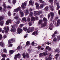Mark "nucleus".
Instances as JSON below:
<instances>
[{
	"mask_svg": "<svg viewBox=\"0 0 60 60\" xmlns=\"http://www.w3.org/2000/svg\"><path fill=\"white\" fill-rule=\"evenodd\" d=\"M34 14L35 15H39L41 14V13H42V11H34Z\"/></svg>",
	"mask_w": 60,
	"mask_h": 60,
	"instance_id": "nucleus-1",
	"label": "nucleus"
},
{
	"mask_svg": "<svg viewBox=\"0 0 60 60\" xmlns=\"http://www.w3.org/2000/svg\"><path fill=\"white\" fill-rule=\"evenodd\" d=\"M50 15L51 16L52 19H53V17H54V13L51 12L50 13V14H49L48 15V19L49 18Z\"/></svg>",
	"mask_w": 60,
	"mask_h": 60,
	"instance_id": "nucleus-2",
	"label": "nucleus"
},
{
	"mask_svg": "<svg viewBox=\"0 0 60 60\" xmlns=\"http://www.w3.org/2000/svg\"><path fill=\"white\" fill-rule=\"evenodd\" d=\"M24 30L25 31H27L28 33H30V30H28L27 29V28L26 27H24L23 28Z\"/></svg>",
	"mask_w": 60,
	"mask_h": 60,
	"instance_id": "nucleus-3",
	"label": "nucleus"
},
{
	"mask_svg": "<svg viewBox=\"0 0 60 60\" xmlns=\"http://www.w3.org/2000/svg\"><path fill=\"white\" fill-rule=\"evenodd\" d=\"M21 10V7H19L17 9H15L14 10V11H20Z\"/></svg>",
	"mask_w": 60,
	"mask_h": 60,
	"instance_id": "nucleus-4",
	"label": "nucleus"
},
{
	"mask_svg": "<svg viewBox=\"0 0 60 60\" xmlns=\"http://www.w3.org/2000/svg\"><path fill=\"white\" fill-rule=\"evenodd\" d=\"M41 25L42 27H44V26H46V25H47V22H44V23H42Z\"/></svg>",
	"mask_w": 60,
	"mask_h": 60,
	"instance_id": "nucleus-5",
	"label": "nucleus"
},
{
	"mask_svg": "<svg viewBox=\"0 0 60 60\" xmlns=\"http://www.w3.org/2000/svg\"><path fill=\"white\" fill-rule=\"evenodd\" d=\"M26 6V3L24 2V3H23L22 5V8L23 9L25 8V6Z\"/></svg>",
	"mask_w": 60,
	"mask_h": 60,
	"instance_id": "nucleus-6",
	"label": "nucleus"
},
{
	"mask_svg": "<svg viewBox=\"0 0 60 60\" xmlns=\"http://www.w3.org/2000/svg\"><path fill=\"white\" fill-rule=\"evenodd\" d=\"M9 23H11V19L9 20H7L6 22V24L7 25H8Z\"/></svg>",
	"mask_w": 60,
	"mask_h": 60,
	"instance_id": "nucleus-7",
	"label": "nucleus"
},
{
	"mask_svg": "<svg viewBox=\"0 0 60 60\" xmlns=\"http://www.w3.org/2000/svg\"><path fill=\"white\" fill-rule=\"evenodd\" d=\"M18 34H20V33H21V32H22V29L18 28Z\"/></svg>",
	"mask_w": 60,
	"mask_h": 60,
	"instance_id": "nucleus-8",
	"label": "nucleus"
},
{
	"mask_svg": "<svg viewBox=\"0 0 60 60\" xmlns=\"http://www.w3.org/2000/svg\"><path fill=\"white\" fill-rule=\"evenodd\" d=\"M38 33V31H36L35 32H34L32 34L34 35H37Z\"/></svg>",
	"mask_w": 60,
	"mask_h": 60,
	"instance_id": "nucleus-9",
	"label": "nucleus"
},
{
	"mask_svg": "<svg viewBox=\"0 0 60 60\" xmlns=\"http://www.w3.org/2000/svg\"><path fill=\"white\" fill-rule=\"evenodd\" d=\"M19 55H20V54L19 53L17 55H15L14 59H17V58H18V57H19Z\"/></svg>",
	"mask_w": 60,
	"mask_h": 60,
	"instance_id": "nucleus-10",
	"label": "nucleus"
},
{
	"mask_svg": "<svg viewBox=\"0 0 60 60\" xmlns=\"http://www.w3.org/2000/svg\"><path fill=\"white\" fill-rule=\"evenodd\" d=\"M29 29L30 30V32L31 33H32V32H33V30L34 29V27H30L29 28Z\"/></svg>",
	"mask_w": 60,
	"mask_h": 60,
	"instance_id": "nucleus-11",
	"label": "nucleus"
},
{
	"mask_svg": "<svg viewBox=\"0 0 60 60\" xmlns=\"http://www.w3.org/2000/svg\"><path fill=\"white\" fill-rule=\"evenodd\" d=\"M60 24V21L59 19H58L57 21L56 26H59V25Z\"/></svg>",
	"mask_w": 60,
	"mask_h": 60,
	"instance_id": "nucleus-12",
	"label": "nucleus"
},
{
	"mask_svg": "<svg viewBox=\"0 0 60 60\" xmlns=\"http://www.w3.org/2000/svg\"><path fill=\"white\" fill-rule=\"evenodd\" d=\"M46 49H47L49 51L51 50V48L50 47H49V46H47L46 47Z\"/></svg>",
	"mask_w": 60,
	"mask_h": 60,
	"instance_id": "nucleus-13",
	"label": "nucleus"
},
{
	"mask_svg": "<svg viewBox=\"0 0 60 60\" xmlns=\"http://www.w3.org/2000/svg\"><path fill=\"white\" fill-rule=\"evenodd\" d=\"M42 54L43 55V56H46L47 55V51H46L45 52H44L42 53Z\"/></svg>",
	"mask_w": 60,
	"mask_h": 60,
	"instance_id": "nucleus-14",
	"label": "nucleus"
},
{
	"mask_svg": "<svg viewBox=\"0 0 60 60\" xmlns=\"http://www.w3.org/2000/svg\"><path fill=\"white\" fill-rule=\"evenodd\" d=\"M29 4L30 5H33L34 4V2H32V0H30L29 1Z\"/></svg>",
	"mask_w": 60,
	"mask_h": 60,
	"instance_id": "nucleus-15",
	"label": "nucleus"
},
{
	"mask_svg": "<svg viewBox=\"0 0 60 60\" xmlns=\"http://www.w3.org/2000/svg\"><path fill=\"white\" fill-rule=\"evenodd\" d=\"M35 4L36 7L37 9H38L39 8V4H38L37 3H36Z\"/></svg>",
	"mask_w": 60,
	"mask_h": 60,
	"instance_id": "nucleus-16",
	"label": "nucleus"
},
{
	"mask_svg": "<svg viewBox=\"0 0 60 60\" xmlns=\"http://www.w3.org/2000/svg\"><path fill=\"white\" fill-rule=\"evenodd\" d=\"M42 21H43V20H40L38 22V23L39 24H41L42 23Z\"/></svg>",
	"mask_w": 60,
	"mask_h": 60,
	"instance_id": "nucleus-17",
	"label": "nucleus"
},
{
	"mask_svg": "<svg viewBox=\"0 0 60 60\" xmlns=\"http://www.w3.org/2000/svg\"><path fill=\"white\" fill-rule=\"evenodd\" d=\"M53 26V24H50V27L49 28V29H50V30H52V28H51V27H52V26Z\"/></svg>",
	"mask_w": 60,
	"mask_h": 60,
	"instance_id": "nucleus-18",
	"label": "nucleus"
},
{
	"mask_svg": "<svg viewBox=\"0 0 60 60\" xmlns=\"http://www.w3.org/2000/svg\"><path fill=\"white\" fill-rule=\"evenodd\" d=\"M14 52V51L11 50L9 51V53L10 54H13Z\"/></svg>",
	"mask_w": 60,
	"mask_h": 60,
	"instance_id": "nucleus-19",
	"label": "nucleus"
},
{
	"mask_svg": "<svg viewBox=\"0 0 60 60\" xmlns=\"http://www.w3.org/2000/svg\"><path fill=\"white\" fill-rule=\"evenodd\" d=\"M4 21H2L1 22H0V24L1 26H3Z\"/></svg>",
	"mask_w": 60,
	"mask_h": 60,
	"instance_id": "nucleus-20",
	"label": "nucleus"
},
{
	"mask_svg": "<svg viewBox=\"0 0 60 60\" xmlns=\"http://www.w3.org/2000/svg\"><path fill=\"white\" fill-rule=\"evenodd\" d=\"M56 4L58 5L57 6L56 10H58L59 9V8H60V6L59 5H58L59 4L58 3H56Z\"/></svg>",
	"mask_w": 60,
	"mask_h": 60,
	"instance_id": "nucleus-21",
	"label": "nucleus"
},
{
	"mask_svg": "<svg viewBox=\"0 0 60 60\" xmlns=\"http://www.w3.org/2000/svg\"><path fill=\"white\" fill-rule=\"evenodd\" d=\"M3 5L4 6V9H6V6L5 5V4L4 2L3 3Z\"/></svg>",
	"mask_w": 60,
	"mask_h": 60,
	"instance_id": "nucleus-22",
	"label": "nucleus"
},
{
	"mask_svg": "<svg viewBox=\"0 0 60 60\" xmlns=\"http://www.w3.org/2000/svg\"><path fill=\"white\" fill-rule=\"evenodd\" d=\"M35 19V18L34 17H32L31 18V20L32 21H34V20Z\"/></svg>",
	"mask_w": 60,
	"mask_h": 60,
	"instance_id": "nucleus-23",
	"label": "nucleus"
},
{
	"mask_svg": "<svg viewBox=\"0 0 60 60\" xmlns=\"http://www.w3.org/2000/svg\"><path fill=\"white\" fill-rule=\"evenodd\" d=\"M42 56H43L42 53H40L39 55V57H42Z\"/></svg>",
	"mask_w": 60,
	"mask_h": 60,
	"instance_id": "nucleus-24",
	"label": "nucleus"
},
{
	"mask_svg": "<svg viewBox=\"0 0 60 60\" xmlns=\"http://www.w3.org/2000/svg\"><path fill=\"white\" fill-rule=\"evenodd\" d=\"M16 30L15 28H14L13 30L12 28H11V32H12V31H13L14 32H15V31H16Z\"/></svg>",
	"mask_w": 60,
	"mask_h": 60,
	"instance_id": "nucleus-25",
	"label": "nucleus"
},
{
	"mask_svg": "<svg viewBox=\"0 0 60 60\" xmlns=\"http://www.w3.org/2000/svg\"><path fill=\"white\" fill-rule=\"evenodd\" d=\"M26 45L27 46L29 45H30V42L29 41H27L26 43Z\"/></svg>",
	"mask_w": 60,
	"mask_h": 60,
	"instance_id": "nucleus-26",
	"label": "nucleus"
},
{
	"mask_svg": "<svg viewBox=\"0 0 60 60\" xmlns=\"http://www.w3.org/2000/svg\"><path fill=\"white\" fill-rule=\"evenodd\" d=\"M0 45L1 46H3V45H4V43L2 42H0Z\"/></svg>",
	"mask_w": 60,
	"mask_h": 60,
	"instance_id": "nucleus-27",
	"label": "nucleus"
},
{
	"mask_svg": "<svg viewBox=\"0 0 60 60\" xmlns=\"http://www.w3.org/2000/svg\"><path fill=\"white\" fill-rule=\"evenodd\" d=\"M48 9H49L48 7H46L45 8L44 10L46 11H48Z\"/></svg>",
	"mask_w": 60,
	"mask_h": 60,
	"instance_id": "nucleus-28",
	"label": "nucleus"
},
{
	"mask_svg": "<svg viewBox=\"0 0 60 60\" xmlns=\"http://www.w3.org/2000/svg\"><path fill=\"white\" fill-rule=\"evenodd\" d=\"M20 13L21 15V16H23L24 13H23L22 11H20Z\"/></svg>",
	"mask_w": 60,
	"mask_h": 60,
	"instance_id": "nucleus-29",
	"label": "nucleus"
},
{
	"mask_svg": "<svg viewBox=\"0 0 60 60\" xmlns=\"http://www.w3.org/2000/svg\"><path fill=\"white\" fill-rule=\"evenodd\" d=\"M33 14V12H31L30 13L29 16H30V17H32Z\"/></svg>",
	"mask_w": 60,
	"mask_h": 60,
	"instance_id": "nucleus-30",
	"label": "nucleus"
},
{
	"mask_svg": "<svg viewBox=\"0 0 60 60\" xmlns=\"http://www.w3.org/2000/svg\"><path fill=\"white\" fill-rule=\"evenodd\" d=\"M22 21H24L25 22L26 21V18L25 17L23 18L22 19Z\"/></svg>",
	"mask_w": 60,
	"mask_h": 60,
	"instance_id": "nucleus-31",
	"label": "nucleus"
},
{
	"mask_svg": "<svg viewBox=\"0 0 60 60\" xmlns=\"http://www.w3.org/2000/svg\"><path fill=\"white\" fill-rule=\"evenodd\" d=\"M43 6H44V5L43 4H41L40 5V7L41 8H43Z\"/></svg>",
	"mask_w": 60,
	"mask_h": 60,
	"instance_id": "nucleus-32",
	"label": "nucleus"
},
{
	"mask_svg": "<svg viewBox=\"0 0 60 60\" xmlns=\"http://www.w3.org/2000/svg\"><path fill=\"white\" fill-rule=\"evenodd\" d=\"M26 56L27 58H29V54L27 53H26Z\"/></svg>",
	"mask_w": 60,
	"mask_h": 60,
	"instance_id": "nucleus-33",
	"label": "nucleus"
},
{
	"mask_svg": "<svg viewBox=\"0 0 60 60\" xmlns=\"http://www.w3.org/2000/svg\"><path fill=\"white\" fill-rule=\"evenodd\" d=\"M22 47L21 46H19L17 48V49H21Z\"/></svg>",
	"mask_w": 60,
	"mask_h": 60,
	"instance_id": "nucleus-34",
	"label": "nucleus"
},
{
	"mask_svg": "<svg viewBox=\"0 0 60 60\" xmlns=\"http://www.w3.org/2000/svg\"><path fill=\"white\" fill-rule=\"evenodd\" d=\"M58 56H59V54H57L55 56H56V59L57 58V57H58Z\"/></svg>",
	"mask_w": 60,
	"mask_h": 60,
	"instance_id": "nucleus-35",
	"label": "nucleus"
},
{
	"mask_svg": "<svg viewBox=\"0 0 60 60\" xmlns=\"http://www.w3.org/2000/svg\"><path fill=\"white\" fill-rule=\"evenodd\" d=\"M43 20L45 22H46V21H47V19L45 18H43Z\"/></svg>",
	"mask_w": 60,
	"mask_h": 60,
	"instance_id": "nucleus-36",
	"label": "nucleus"
},
{
	"mask_svg": "<svg viewBox=\"0 0 60 60\" xmlns=\"http://www.w3.org/2000/svg\"><path fill=\"white\" fill-rule=\"evenodd\" d=\"M55 51L56 52H58V53H59V50L58 49H57L55 50Z\"/></svg>",
	"mask_w": 60,
	"mask_h": 60,
	"instance_id": "nucleus-37",
	"label": "nucleus"
},
{
	"mask_svg": "<svg viewBox=\"0 0 60 60\" xmlns=\"http://www.w3.org/2000/svg\"><path fill=\"white\" fill-rule=\"evenodd\" d=\"M16 0H14L13 1V4H15V3H16Z\"/></svg>",
	"mask_w": 60,
	"mask_h": 60,
	"instance_id": "nucleus-38",
	"label": "nucleus"
},
{
	"mask_svg": "<svg viewBox=\"0 0 60 60\" xmlns=\"http://www.w3.org/2000/svg\"><path fill=\"white\" fill-rule=\"evenodd\" d=\"M53 2V0H49V2L51 3V4H52Z\"/></svg>",
	"mask_w": 60,
	"mask_h": 60,
	"instance_id": "nucleus-39",
	"label": "nucleus"
},
{
	"mask_svg": "<svg viewBox=\"0 0 60 60\" xmlns=\"http://www.w3.org/2000/svg\"><path fill=\"white\" fill-rule=\"evenodd\" d=\"M28 10H26V12H25V14H26V15H27V14H28Z\"/></svg>",
	"mask_w": 60,
	"mask_h": 60,
	"instance_id": "nucleus-40",
	"label": "nucleus"
},
{
	"mask_svg": "<svg viewBox=\"0 0 60 60\" xmlns=\"http://www.w3.org/2000/svg\"><path fill=\"white\" fill-rule=\"evenodd\" d=\"M8 15L9 16H11V14L10 11H9L8 12Z\"/></svg>",
	"mask_w": 60,
	"mask_h": 60,
	"instance_id": "nucleus-41",
	"label": "nucleus"
},
{
	"mask_svg": "<svg viewBox=\"0 0 60 60\" xmlns=\"http://www.w3.org/2000/svg\"><path fill=\"white\" fill-rule=\"evenodd\" d=\"M22 56L24 58H25L26 57V55L25 54V53H24L22 55Z\"/></svg>",
	"mask_w": 60,
	"mask_h": 60,
	"instance_id": "nucleus-42",
	"label": "nucleus"
},
{
	"mask_svg": "<svg viewBox=\"0 0 60 60\" xmlns=\"http://www.w3.org/2000/svg\"><path fill=\"white\" fill-rule=\"evenodd\" d=\"M7 8L8 9H11V7L9 6H8L7 7Z\"/></svg>",
	"mask_w": 60,
	"mask_h": 60,
	"instance_id": "nucleus-43",
	"label": "nucleus"
},
{
	"mask_svg": "<svg viewBox=\"0 0 60 60\" xmlns=\"http://www.w3.org/2000/svg\"><path fill=\"white\" fill-rule=\"evenodd\" d=\"M3 19V17L2 16L0 17V21H1Z\"/></svg>",
	"mask_w": 60,
	"mask_h": 60,
	"instance_id": "nucleus-44",
	"label": "nucleus"
},
{
	"mask_svg": "<svg viewBox=\"0 0 60 60\" xmlns=\"http://www.w3.org/2000/svg\"><path fill=\"white\" fill-rule=\"evenodd\" d=\"M39 1L41 3H44V1H42V0H39Z\"/></svg>",
	"mask_w": 60,
	"mask_h": 60,
	"instance_id": "nucleus-45",
	"label": "nucleus"
},
{
	"mask_svg": "<svg viewBox=\"0 0 60 60\" xmlns=\"http://www.w3.org/2000/svg\"><path fill=\"white\" fill-rule=\"evenodd\" d=\"M57 41L56 38H54L53 39V41Z\"/></svg>",
	"mask_w": 60,
	"mask_h": 60,
	"instance_id": "nucleus-46",
	"label": "nucleus"
},
{
	"mask_svg": "<svg viewBox=\"0 0 60 60\" xmlns=\"http://www.w3.org/2000/svg\"><path fill=\"white\" fill-rule=\"evenodd\" d=\"M52 59L51 58V56H49V57L48 58V59L49 60H50Z\"/></svg>",
	"mask_w": 60,
	"mask_h": 60,
	"instance_id": "nucleus-47",
	"label": "nucleus"
},
{
	"mask_svg": "<svg viewBox=\"0 0 60 60\" xmlns=\"http://www.w3.org/2000/svg\"><path fill=\"white\" fill-rule=\"evenodd\" d=\"M46 44H48V45H49L50 44V43L49 42H46Z\"/></svg>",
	"mask_w": 60,
	"mask_h": 60,
	"instance_id": "nucleus-48",
	"label": "nucleus"
},
{
	"mask_svg": "<svg viewBox=\"0 0 60 60\" xmlns=\"http://www.w3.org/2000/svg\"><path fill=\"white\" fill-rule=\"evenodd\" d=\"M23 26V24H21L20 25V27H22Z\"/></svg>",
	"mask_w": 60,
	"mask_h": 60,
	"instance_id": "nucleus-49",
	"label": "nucleus"
},
{
	"mask_svg": "<svg viewBox=\"0 0 60 60\" xmlns=\"http://www.w3.org/2000/svg\"><path fill=\"white\" fill-rule=\"evenodd\" d=\"M29 24L30 26H32V23H31V22H29Z\"/></svg>",
	"mask_w": 60,
	"mask_h": 60,
	"instance_id": "nucleus-50",
	"label": "nucleus"
},
{
	"mask_svg": "<svg viewBox=\"0 0 60 60\" xmlns=\"http://www.w3.org/2000/svg\"><path fill=\"white\" fill-rule=\"evenodd\" d=\"M2 56L3 57H5L6 56V55L4 54H3L2 55Z\"/></svg>",
	"mask_w": 60,
	"mask_h": 60,
	"instance_id": "nucleus-51",
	"label": "nucleus"
},
{
	"mask_svg": "<svg viewBox=\"0 0 60 60\" xmlns=\"http://www.w3.org/2000/svg\"><path fill=\"white\" fill-rule=\"evenodd\" d=\"M15 19H18L19 18V17L18 16H16V17H14Z\"/></svg>",
	"mask_w": 60,
	"mask_h": 60,
	"instance_id": "nucleus-52",
	"label": "nucleus"
},
{
	"mask_svg": "<svg viewBox=\"0 0 60 60\" xmlns=\"http://www.w3.org/2000/svg\"><path fill=\"white\" fill-rule=\"evenodd\" d=\"M4 52H5V53H6L7 51L6 50V49H4Z\"/></svg>",
	"mask_w": 60,
	"mask_h": 60,
	"instance_id": "nucleus-53",
	"label": "nucleus"
},
{
	"mask_svg": "<svg viewBox=\"0 0 60 60\" xmlns=\"http://www.w3.org/2000/svg\"><path fill=\"white\" fill-rule=\"evenodd\" d=\"M52 37H55V36H56V35L54 34H53L52 35Z\"/></svg>",
	"mask_w": 60,
	"mask_h": 60,
	"instance_id": "nucleus-54",
	"label": "nucleus"
},
{
	"mask_svg": "<svg viewBox=\"0 0 60 60\" xmlns=\"http://www.w3.org/2000/svg\"><path fill=\"white\" fill-rule=\"evenodd\" d=\"M27 20L28 21H29L30 20V18H28L27 19Z\"/></svg>",
	"mask_w": 60,
	"mask_h": 60,
	"instance_id": "nucleus-55",
	"label": "nucleus"
},
{
	"mask_svg": "<svg viewBox=\"0 0 60 60\" xmlns=\"http://www.w3.org/2000/svg\"><path fill=\"white\" fill-rule=\"evenodd\" d=\"M2 38V35L0 34V39H1Z\"/></svg>",
	"mask_w": 60,
	"mask_h": 60,
	"instance_id": "nucleus-56",
	"label": "nucleus"
},
{
	"mask_svg": "<svg viewBox=\"0 0 60 60\" xmlns=\"http://www.w3.org/2000/svg\"><path fill=\"white\" fill-rule=\"evenodd\" d=\"M5 60V58H2V59H1V60Z\"/></svg>",
	"mask_w": 60,
	"mask_h": 60,
	"instance_id": "nucleus-57",
	"label": "nucleus"
},
{
	"mask_svg": "<svg viewBox=\"0 0 60 60\" xmlns=\"http://www.w3.org/2000/svg\"><path fill=\"white\" fill-rule=\"evenodd\" d=\"M50 8H51L52 7H53V6L52 5H51L50 6Z\"/></svg>",
	"mask_w": 60,
	"mask_h": 60,
	"instance_id": "nucleus-58",
	"label": "nucleus"
},
{
	"mask_svg": "<svg viewBox=\"0 0 60 60\" xmlns=\"http://www.w3.org/2000/svg\"><path fill=\"white\" fill-rule=\"evenodd\" d=\"M19 24V22L17 21L16 22V24L18 25V24Z\"/></svg>",
	"mask_w": 60,
	"mask_h": 60,
	"instance_id": "nucleus-59",
	"label": "nucleus"
},
{
	"mask_svg": "<svg viewBox=\"0 0 60 60\" xmlns=\"http://www.w3.org/2000/svg\"><path fill=\"white\" fill-rule=\"evenodd\" d=\"M34 42H32V43L31 44L33 46V45H34Z\"/></svg>",
	"mask_w": 60,
	"mask_h": 60,
	"instance_id": "nucleus-60",
	"label": "nucleus"
},
{
	"mask_svg": "<svg viewBox=\"0 0 60 60\" xmlns=\"http://www.w3.org/2000/svg\"><path fill=\"white\" fill-rule=\"evenodd\" d=\"M32 8H30L29 10V11H32Z\"/></svg>",
	"mask_w": 60,
	"mask_h": 60,
	"instance_id": "nucleus-61",
	"label": "nucleus"
},
{
	"mask_svg": "<svg viewBox=\"0 0 60 60\" xmlns=\"http://www.w3.org/2000/svg\"><path fill=\"white\" fill-rule=\"evenodd\" d=\"M12 46V44H10V45L8 46V47H11Z\"/></svg>",
	"mask_w": 60,
	"mask_h": 60,
	"instance_id": "nucleus-62",
	"label": "nucleus"
},
{
	"mask_svg": "<svg viewBox=\"0 0 60 60\" xmlns=\"http://www.w3.org/2000/svg\"><path fill=\"white\" fill-rule=\"evenodd\" d=\"M36 19H39L38 17H37V16H36V18H35Z\"/></svg>",
	"mask_w": 60,
	"mask_h": 60,
	"instance_id": "nucleus-63",
	"label": "nucleus"
},
{
	"mask_svg": "<svg viewBox=\"0 0 60 60\" xmlns=\"http://www.w3.org/2000/svg\"><path fill=\"white\" fill-rule=\"evenodd\" d=\"M41 46H38V47L37 48L38 49H41Z\"/></svg>",
	"mask_w": 60,
	"mask_h": 60,
	"instance_id": "nucleus-64",
	"label": "nucleus"
}]
</instances>
